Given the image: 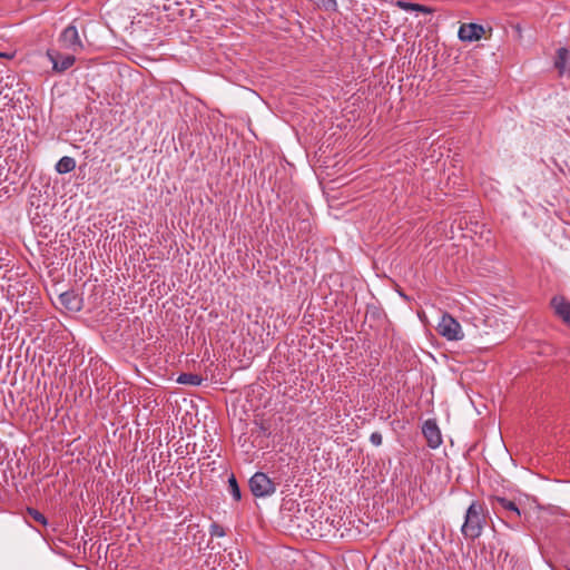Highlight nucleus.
Segmentation results:
<instances>
[{
  "label": "nucleus",
  "mask_w": 570,
  "mask_h": 570,
  "mask_svg": "<svg viewBox=\"0 0 570 570\" xmlns=\"http://www.w3.org/2000/svg\"><path fill=\"white\" fill-rule=\"evenodd\" d=\"M488 510L483 503L472 501L465 511L461 533L465 539L475 540L481 537L487 525Z\"/></svg>",
  "instance_id": "1"
},
{
  "label": "nucleus",
  "mask_w": 570,
  "mask_h": 570,
  "mask_svg": "<svg viewBox=\"0 0 570 570\" xmlns=\"http://www.w3.org/2000/svg\"><path fill=\"white\" fill-rule=\"evenodd\" d=\"M489 501L497 513H505L507 524L521 519V510L514 501L501 495H491Z\"/></svg>",
  "instance_id": "2"
},
{
  "label": "nucleus",
  "mask_w": 570,
  "mask_h": 570,
  "mask_svg": "<svg viewBox=\"0 0 570 570\" xmlns=\"http://www.w3.org/2000/svg\"><path fill=\"white\" fill-rule=\"evenodd\" d=\"M436 331L448 341H460L464 337L460 323L449 313H443Z\"/></svg>",
  "instance_id": "3"
},
{
  "label": "nucleus",
  "mask_w": 570,
  "mask_h": 570,
  "mask_svg": "<svg viewBox=\"0 0 570 570\" xmlns=\"http://www.w3.org/2000/svg\"><path fill=\"white\" fill-rule=\"evenodd\" d=\"M59 42L62 48L72 52H79L83 49V43L79 36L78 20L75 19L67 26L59 36Z\"/></svg>",
  "instance_id": "4"
},
{
  "label": "nucleus",
  "mask_w": 570,
  "mask_h": 570,
  "mask_svg": "<svg viewBox=\"0 0 570 570\" xmlns=\"http://www.w3.org/2000/svg\"><path fill=\"white\" fill-rule=\"evenodd\" d=\"M250 492L256 498H265L275 493L276 485L264 472H256L248 481Z\"/></svg>",
  "instance_id": "5"
},
{
  "label": "nucleus",
  "mask_w": 570,
  "mask_h": 570,
  "mask_svg": "<svg viewBox=\"0 0 570 570\" xmlns=\"http://www.w3.org/2000/svg\"><path fill=\"white\" fill-rule=\"evenodd\" d=\"M47 57L52 63V70L61 73L73 66L76 58L73 55H62L58 50L48 49Z\"/></svg>",
  "instance_id": "6"
},
{
  "label": "nucleus",
  "mask_w": 570,
  "mask_h": 570,
  "mask_svg": "<svg viewBox=\"0 0 570 570\" xmlns=\"http://www.w3.org/2000/svg\"><path fill=\"white\" fill-rule=\"evenodd\" d=\"M422 433L431 449H438L442 444L441 431L435 420H426L422 426Z\"/></svg>",
  "instance_id": "7"
},
{
  "label": "nucleus",
  "mask_w": 570,
  "mask_h": 570,
  "mask_svg": "<svg viewBox=\"0 0 570 570\" xmlns=\"http://www.w3.org/2000/svg\"><path fill=\"white\" fill-rule=\"evenodd\" d=\"M550 305L557 317L570 327V302L561 295L553 296Z\"/></svg>",
  "instance_id": "8"
},
{
  "label": "nucleus",
  "mask_w": 570,
  "mask_h": 570,
  "mask_svg": "<svg viewBox=\"0 0 570 570\" xmlns=\"http://www.w3.org/2000/svg\"><path fill=\"white\" fill-rule=\"evenodd\" d=\"M484 35V28L478 23H462L459 28V39L461 41L472 42L480 40Z\"/></svg>",
  "instance_id": "9"
},
{
  "label": "nucleus",
  "mask_w": 570,
  "mask_h": 570,
  "mask_svg": "<svg viewBox=\"0 0 570 570\" xmlns=\"http://www.w3.org/2000/svg\"><path fill=\"white\" fill-rule=\"evenodd\" d=\"M59 301L62 306L71 312H79L81 309V298L75 291H66L59 295Z\"/></svg>",
  "instance_id": "10"
},
{
  "label": "nucleus",
  "mask_w": 570,
  "mask_h": 570,
  "mask_svg": "<svg viewBox=\"0 0 570 570\" xmlns=\"http://www.w3.org/2000/svg\"><path fill=\"white\" fill-rule=\"evenodd\" d=\"M396 6L405 11H417L423 13H432L434 11L431 7L405 0H399Z\"/></svg>",
  "instance_id": "11"
},
{
  "label": "nucleus",
  "mask_w": 570,
  "mask_h": 570,
  "mask_svg": "<svg viewBox=\"0 0 570 570\" xmlns=\"http://www.w3.org/2000/svg\"><path fill=\"white\" fill-rule=\"evenodd\" d=\"M55 168L58 174L71 173L76 168V160L72 157L63 156L58 160Z\"/></svg>",
  "instance_id": "12"
},
{
  "label": "nucleus",
  "mask_w": 570,
  "mask_h": 570,
  "mask_svg": "<svg viewBox=\"0 0 570 570\" xmlns=\"http://www.w3.org/2000/svg\"><path fill=\"white\" fill-rule=\"evenodd\" d=\"M177 382L184 385L198 386L203 382V377L194 373H181L177 377Z\"/></svg>",
  "instance_id": "13"
},
{
  "label": "nucleus",
  "mask_w": 570,
  "mask_h": 570,
  "mask_svg": "<svg viewBox=\"0 0 570 570\" xmlns=\"http://www.w3.org/2000/svg\"><path fill=\"white\" fill-rule=\"evenodd\" d=\"M228 491L235 501H240L242 492L236 476L232 473L228 478Z\"/></svg>",
  "instance_id": "14"
},
{
  "label": "nucleus",
  "mask_w": 570,
  "mask_h": 570,
  "mask_svg": "<svg viewBox=\"0 0 570 570\" xmlns=\"http://www.w3.org/2000/svg\"><path fill=\"white\" fill-rule=\"evenodd\" d=\"M568 56H569L568 49H566V48L558 49L554 66L560 72H562L564 69V62H566Z\"/></svg>",
  "instance_id": "15"
},
{
  "label": "nucleus",
  "mask_w": 570,
  "mask_h": 570,
  "mask_svg": "<svg viewBox=\"0 0 570 570\" xmlns=\"http://www.w3.org/2000/svg\"><path fill=\"white\" fill-rule=\"evenodd\" d=\"M27 513L28 515L36 522L42 524V525H47L48 524V520L47 518L45 517L43 513H41L40 511H38L37 509L35 508H28L27 509Z\"/></svg>",
  "instance_id": "16"
},
{
  "label": "nucleus",
  "mask_w": 570,
  "mask_h": 570,
  "mask_svg": "<svg viewBox=\"0 0 570 570\" xmlns=\"http://www.w3.org/2000/svg\"><path fill=\"white\" fill-rule=\"evenodd\" d=\"M254 425L259 434L266 438L271 436V426L264 420H255Z\"/></svg>",
  "instance_id": "17"
},
{
  "label": "nucleus",
  "mask_w": 570,
  "mask_h": 570,
  "mask_svg": "<svg viewBox=\"0 0 570 570\" xmlns=\"http://www.w3.org/2000/svg\"><path fill=\"white\" fill-rule=\"evenodd\" d=\"M209 533L212 537H218V538L224 537L226 534L224 528L217 523L210 524Z\"/></svg>",
  "instance_id": "18"
},
{
  "label": "nucleus",
  "mask_w": 570,
  "mask_h": 570,
  "mask_svg": "<svg viewBox=\"0 0 570 570\" xmlns=\"http://www.w3.org/2000/svg\"><path fill=\"white\" fill-rule=\"evenodd\" d=\"M370 442L375 445V446H380L383 442V436L380 432H373L371 435H370Z\"/></svg>",
  "instance_id": "19"
},
{
  "label": "nucleus",
  "mask_w": 570,
  "mask_h": 570,
  "mask_svg": "<svg viewBox=\"0 0 570 570\" xmlns=\"http://www.w3.org/2000/svg\"><path fill=\"white\" fill-rule=\"evenodd\" d=\"M510 558V553L509 551H504V550H501L498 554V560L501 561L502 560V563H505L507 560Z\"/></svg>",
  "instance_id": "20"
},
{
  "label": "nucleus",
  "mask_w": 570,
  "mask_h": 570,
  "mask_svg": "<svg viewBox=\"0 0 570 570\" xmlns=\"http://www.w3.org/2000/svg\"><path fill=\"white\" fill-rule=\"evenodd\" d=\"M512 524H510V528H513V524L517 525V521L515 522H511Z\"/></svg>",
  "instance_id": "21"
}]
</instances>
